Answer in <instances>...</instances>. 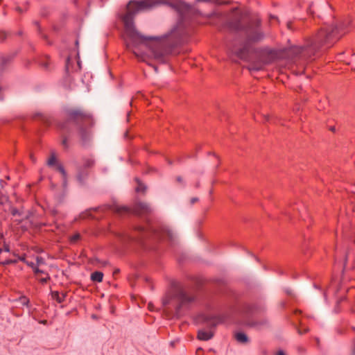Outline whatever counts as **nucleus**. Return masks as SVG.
<instances>
[{
	"label": "nucleus",
	"mask_w": 355,
	"mask_h": 355,
	"mask_svg": "<svg viewBox=\"0 0 355 355\" xmlns=\"http://www.w3.org/2000/svg\"><path fill=\"white\" fill-rule=\"evenodd\" d=\"M15 256L17 257L16 259H6L5 261H3L1 262V265L3 266H6V265H9V264H15L16 263H17L18 261H19V257H21L20 255H17V254H15Z\"/></svg>",
	"instance_id": "obj_18"
},
{
	"label": "nucleus",
	"mask_w": 355,
	"mask_h": 355,
	"mask_svg": "<svg viewBox=\"0 0 355 355\" xmlns=\"http://www.w3.org/2000/svg\"><path fill=\"white\" fill-rule=\"evenodd\" d=\"M246 311L249 313H253L255 312L260 311L262 308L257 304H248L245 307Z\"/></svg>",
	"instance_id": "obj_14"
},
{
	"label": "nucleus",
	"mask_w": 355,
	"mask_h": 355,
	"mask_svg": "<svg viewBox=\"0 0 355 355\" xmlns=\"http://www.w3.org/2000/svg\"><path fill=\"white\" fill-rule=\"evenodd\" d=\"M88 215H89V214H87H87H83V215H82V216H81V217H82L83 218H86Z\"/></svg>",
	"instance_id": "obj_33"
},
{
	"label": "nucleus",
	"mask_w": 355,
	"mask_h": 355,
	"mask_svg": "<svg viewBox=\"0 0 355 355\" xmlns=\"http://www.w3.org/2000/svg\"><path fill=\"white\" fill-rule=\"evenodd\" d=\"M195 301V297L189 295L182 286L173 284L172 290L162 300L163 306L169 309L171 305L175 309V315L180 317Z\"/></svg>",
	"instance_id": "obj_4"
},
{
	"label": "nucleus",
	"mask_w": 355,
	"mask_h": 355,
	"mask_svg": "<svg viewBox=\"0 0 355 355\" xmlns=\"http://www.w3.org/2000/svg\"><path fill=\"white\" fill-rule=\"evenodd\" d=\"M198 200V198H193L191 199V202L192 203H194L195 202H196Z\"/></svg>",
	"instance_id": "obj_32"
},
{
	"label": "nucleus",
	"mask_w": 355,
	"mask_h": 355,
	"mask_svg": "<svg viewBox=\"0 0 355 355\" xmlns=\"http://www.w3.org/2000/svg\"><path fill=\"white\" fill-rule=\"evenodd\" d=\"M235 338L239 343H246L248 341V338L243 332H238L235 334Z\"/></svg>",
	"instance_id": "obj_13"
},
{
	"label": "nucleus",
	"mask_w": 355,
	"mask_h": 355,
	"mask_svg": "<svg viewBox=\"0 0 355 355\" xmlns=\"http://www.w3.org/2000/svg\"><path fill=\"white\" fill-rule=\"evenodd\" d=\"M227 319L228 315L226 313L215 314L210 311H206L199 313L196 318V322L214 328L219 324L225 322Z\"/></svg>",
	"instance_id": "obj_7"
},
{
	"label": "nucleus",
	"mask_w": 355,
	"mask_h": 355,
	"mask_svg": "<svg viewBox=\"0 0 355 355\" xmlns=\"http://www.w3.org/2000/svg\"><path fill=\"white\" fill-rule=\"evenodd\" d=\"M153 68H154V69H155V71H157V67L153 66Z\"/></svg>",
	"instance_id": "obj_38"
},
{
	"label": "nucleus",
	"mask_w": 355,
	"mask_h": 355,
	"mask_svg": "<svg viewBox=\"0 0 355 355\" xmlns=\"http://www.w3.org/2000/svg\"><path fill=\"white\" fill-rule=\"evenodd\" d=\"M17 301L19 302L21 305L25 306L28 309L30 308V300L26 296H20L18 298Z\"/></svg>",
	"instance_id": "obj_16"
},
{
	"label": "nucleus",
	"mask_w": 355,
	"mask_h": 355,
	"mask_svg": "<svg viewBox=\"0 0 355 355\" xmlns=\"http://www.w3.org/2000/svg\"><path fill=\"white\" fill-rule=\"evenodd\" d=\"M87 176H88V173L85 169H84L83 168H80L78 169V174H77V180L78 181V182L80 184H85Z\"/></svg>",
	"instance_id": "obj_10"
},
{
	"label": "nucleus",
	"mask_w": 355,
	"mask_h": 355,
	"mask_svg": "<svg viewBox=\"0 0 355 355\" xmlns=\"http://www.w3.org/2000/svg\"><path fill=\"white\" fill-rule=\"evenodd\" d=\"M44 67L46 68L47 67V64H44Z\"/></svg>",
	"instance_id": "obj_42"
},
{
	"label": "nucleus",
	"mask_w": 355,
	"mask_h": 355,
	"mask_svg": "<svg viewBox=\"0 0 355 355\" xmlns=\"http://www.w3.org/2000/svg\"><path fill=\"white\" fill-rule=\"evenodd\" d=\"M349 22L342 21L335 26L322 27L313 39L309 40L303 46H293L286 50L288 58L293 62H304L311 58L322 46L330 47L348 31Z\"/></svg>",
	"instance_id": "obj_2"
},
{
	"label": "nucleus",
	"mask_w": 355,
	"mask_h": 355,
	"mask_svg": "<svg viewBox=\"0 0 355 355\" xmlns=\"http://www.w3.org/2000/svg\"><path fill=\"white\" fill-rule=\"evenodd\" d=\"M103 278V273L100 271H95L91 274L90 279L92 282H101Z\"/></svg>",
	"instance_id": "obj_11"
},
{
	"label": "nucleus",
	"mask_w": 355,
	"mask_h": 355,
	"mask_svg": "<svg viewBox=\"0 0 355 355\" xmlns=\"http://www.w3.org/2000/svg\"><path fill=\"white\" fill-rule=\"evenodd\" d=\"M19 261L24 262L26 263L28 266L31 267V268H33L34 266H35V263L33 261H28L26 259V255L23 254L21 257H19Z\"/></svg>",
	"instance_id": "obj_19"
},
{
	"label": "nucleus",
	"mask_w": 355,
	"mask_h": 355,
	"mask_svg": "<svg viewBox=\"0 0 355 355\" xmlns=\"http://www.w3.org/2000/svg\"><path fill=\"white\" fill-rule=\"evenodd\" d=\"M324 298L326 299V297H327V295H326V293H324Z\"/></svg>",
	"instance_id": "obj_41"
},
{
	"label": "nucleus",
	"mask_w": 355,
	"mask_h": 355,
	"mask_svg": "<svg viewBox=\"0 0 355 355\" xmlns=\"http://www.w3.org/2000/svg\"><path fill=\"white\" fill-rule=\"evenodd\" d=\"M349 258V252H348L347 254H346V256H345V263H344V267H343V270H346L347 268V259Z\"/></svg>",
	"instance_id": "obj_26"
},
{
	"label": "nucleus",
	"mask_w": 355,
	"mask_h": 355,
	"mask_svg": "<svg viewBox=\"0 0 355 355\" xmlns=\"http://www.w3.org/2000/svg\"><path fill=\"white\" fill-rule=\"evenodd\" d=\"M177 180H178V182H181V181H182V178H181L180 177H178V178H177Z\"/></svg>",
	"instance_id": "obj_36"
},
{
	"label": "nucleus",
	"mask_w": 355,
	"mask_h": 355,
	"mask_svg": "<svg viewBox=\"0 0 355 355\" xmlns=\"http://www.w3.org/2000/svg\"><path fill=\"white\" fill-rule=\"evenodd\" d=\"M214 336V332L211 329L206 330L205 329H200L198 332V338L199 340L207 341Z\"/></svg>",
	"instance_id": "obj_9"
},
{
	"label": "nucleus",
	"mask_w": 355,
	"mask_h": 355,
	"mask_svg": "<svg viewBox=\"0 0 355 355\" xmlns=\"http://www.w3.org/2000/svg\"><path fill=\"white\" fill-rule=\"evenodd\" d=\"M81 238V236L79 233H76L71 236H70V242L71 243H76Z\"/></svg>",
	"instance_id": "obj_20"
},
{
	"label": "nucleus",
	"mask_w": 355,
	"mask_h": 355,
	"mask_svg": "<svg viewBox=\"0 0 355 355\" xmlns=\"http://www.w3.org/2000/svg\"><path fill=\"white\" fill-rule=\"evenodd\" d=\"M62 145L63 146V147L64 148H68L69 145L67 144V139L66 137L63 138V139L62 141Z\"/></svg>",
	"instance_id": "obj_25"
},
{
	"label": "nucleus",
	"mask_w": 355,
	"mask_h": 355,
	"mask_svg": "<svg viewBox=\"0 0 355 355\" xmlns=\"http://www.w3.org/2000/svg\"><path fill=\"white\" fill-rule=\"evenodd\" d=\"M231 28L238 33V37L229 46L230 51L239 59L248 61L253 51L252 43L259 42L263 38L259 20L252 21L243 25L240 21L231 24Z\"/></svg>",
	"instance_id": "obj_3"
},
{
	"label": "nucleus",
	"mask_w": 355,
	"mask_h": 355,
	"mask_svg": "<svg viewBox=\"0 0 355 355\" xmlns=\"http://www.w3.org/2000/svg\"><path fill=\"white\" fill-rule=\"evenodd\" d=\"M3 250L1 248H0V254L2 252ZM1 261H0V264H1Z\"/></svg>",
	"instance_id": "obj_37"
},
{
	"label": "nucleus",
	"mask_w": 355,
	"mask_h": 355,
	"mask_svg": "<svg viewBox=\"0 0 355 355\" xmlns=\"http://www.w3.org/2000/svg\"><path fill=\"white\" fill-rule=\"evenodd\" d=\"M55 162H56L55 157L54 154H52V155L48 159L47 164L49 166H52L55 164Z\"/></svg>",
	"instance_id": "obj_24"
},
{
	"label": "nucleus",
	"mask_w": 355,
	"mask_h": 355,
	"mask_svg": "<svg viewBox=\"0 0 355 355\" xmlns=\"http://www.w3.org/2000/svg\"><path fill=\"white\" fill-rule=\"evenodd\" d=\"M37 279L39 280V282L41 284H44L50 279V276H49V273H46L44 277H41V278L38 277Z\"/></svg>",
	"instance_id": "obj_23"
},
{
	"label": "nucleus",
	"mask_w": 355,
	"mask_h": 355,
	"mask_svg": "<svg viewBox=\"0 0 355 355\" xmlns=\"http://www.w3.org/2000/svg\"><path fill=\"white\" fill-rule=\"evenodd\" d=\"M69 62V58H67V69H68Z\"/></svg>",
	"instance_id": "obj_35"
},
{
	"label": "nucleus",
	"mask_w": 355,
	"mask_h": 355,
	"mask_svg": "<svg viewBox=\"0 0 355 355\" xmlns=\"http://www.w3.org/2000/svg\"><path fill=\"white\" fill-rule=\"evenodd\" d=\"M277 355H285L283 351H279L277 354Z\"/></svg>",
	"instance_id": "obj_31"
},
{
	"label": "nucleus",
	"mask_w": 355,
	"mask_h": 355,
	"mask_svg": "<svg viewBox=\"0 0 355 355\" xmlns=\"http://www.w3.org/2000/svg\"><path fill=\"white\" fill-rule=\"evenodd\" d=\"M264 119L266 121H268L270 120V116L269 115H264Z\"/></svg>",
	"instance_id": "obj_30"
},
{
	"label": "nucleus",
	"mask_w": 355,
	"mask_h": 355,
	"mask_svg": "<svg viewBox=\"0 0 355 355\" xmlns=\"http://www.w3.org/2000/svg\"><path fill=\"white\" fill-rule=\"evenodd\" d=\"M52 298L56 300L58 303H62L64 302L66 297V293H59L58 291H52L51 292Z\"/></svg>",
	"instance_id": "obj_12"
},
{
	"label": "nucleus",
	"mask_w": 355,
	"mask_h": 355,
	"mask_svg": "<svg viewBox=\"0 0 355 355\" xmlns=\"http://www.w3.org/2000/svg\"><path fill=\"white\" fill-rule=\"evenodd\" d=\"M331 131H335V128L334 127L331 128Z\"/></svg>",
	"instance_id": "obj_39"
},
{
	"label": "nucleus",
	"mask_w": 355,
	"mask_h": 355,
	"mask_svg": "<svg viewBox=\"0 0 355 355\" xmlns=\"http://www.w3.org/2000/svg\"><path fill=\"white\" fill-rule=\"evenodd\" d=\"M125 212H132L137 215H143L150 213L152 211V207L146 202H137L132 209L127 207H123Z\"/></svg>",
	"instance_id": "obj_8"
},
{
	"label": "nucleus",
	"mask_w": 355,
	"mask_h": 355,
	"mask_svg": "<svg viewBox=\"0 0 355 355\" xmlns=\"http://www.w3.org/2000/svg\"><path fill=\"white\" fill-rule=\"evenodd\" d=\"M57 169L62 175L63 185L65 187L67 184V172L61 164L57 165Z\"/></svg>",
	"instance_id": "obj_15"
},
{
	"label": "nucleus",
	"mask_w": 355,
	"mask_h": 355,
	"mask_svg": "<svg viewBox=\"0 0 355 355\" xmlns=\"http://www.w3.org/2000/svg\"><path fill=\"white\" fill-rule=\"evenodd\" d=\"M3 250L5 252H9L10 251V248L8 245H5Z\"/></svg>",
	"instance_id": "obj_29"
},
{
	"label": "nucleus",
	"mask_w": 355,
	"mask_h": 355,
	"mask_svg": "<svg viewBox=\"0 0 355 355\" xmlns=\"http://www.w3.org/2000/svg\"><path fill=\"white\" fill-rule=\"evenodd\" d=\"M40 266H36L33 267V268H32L33 271L34 272V273L35 275H38L40 274V268H39Z\"/></svg>",
	"instance_id": "obj_27"
},
{
	"label": "nucleus",
	"mask_w": 355,
	"mask_h": 355,
	"mask_svg": "<svg viewBox=\"0 0 355 355\" xmlns=\"http://www.w3.org/2000/svg\"><path fill=\"white\" fill-rule=\"evenodd\" d=\"M69 121L60 124V128L63 130L69 129V125H74L78 130L83 141L86 144L90 139L91 133L85 125L92 123L91 116L80 110H71L68 113Z\"/></svg>",
	"instance_id": "obj_5"
},
{
	"label": "nucleus",
	"mask_w": 355,
	"mask_h": 355,
	"mask_svg": "<svg viewBox=\"0 0 355 355\" xmlns=\"http://www.w3.org/2000/svg\"><path fill=\"white\" fill-rule=\"evenodd\" d=\"M262 68V67L260 65V66H254V67H252L250 68L251 70H254V71H259V70H261Z\"/></svg>",
	"instance_id": "obj_28"
},
{
	"label": "nucleus",
	"mask_w": 355,
	"mask_h": 355,
	"mask_svg": "<svg viewBox=\"0 0 355 355\" xmlns=\"http://www.w3.org/2000/svg\"><path fill=\"white\" fill-rule=\"evenodd\" d=\"M94 161L92 157L86 158L84 159L83 168L86 169L92 167L94 165Z\"/></svg>",
	"instance_id": "obj_17"
},
{
	"label": "nucleus",
	"mask_w": 355,
	"mask_h": 355,
	"mask_svg": "<svg viewBox=\"0 0 355 355\" xmlns=\"http://www.w3.org/2000/svg\"><path fill=\"white\" fill-rule=\"evenodd\" d=\"M137 231L142 234L144 238H152L158 241L168 240L171 244L175 243L176 239L175 234L164 224L139 226Z\"/></svg>",
	"instance_id": "obj_6"
},
{
	"label": "nucleus",
	"mask_w": 355,
	"mask_h": 355,
	"mask_svg": "<svg viewBox=\"0 0 355 355\" xmlns=\"http://www.w3.org/2000/svg\"><path fill=\"white\" fill-rule=\"evenodd\" d=\"M47 272H46L45 271L42 270H40V274H44V275H46Z\"/></svg>",
	"instance_id": "obj_34"
},
{
	"label": "nucleus",
	"mask_w": 355,
	"mask_h": 355,
	"mask_svg": "<svg viewBox=\"0 0 355 355\" xmlns=\"http://www.w3.org/2000/svg\"><path fill=\"white\" fill-rule=\"evenodd\" d=\"M198 1H211L217 4L227 3V0H197ZM160 0H132L126 6V12L121 16L124 31L123 39L128 50L136 57L149 65L150 59L159 63H166L168 55L172 54L174 48L188 42L191 29L184 19L191 7L181 0H176L171 6L180 14V19L178 24L168 33L162 36L145 37L135 28L134 17L140 11L150 9L157 4L161 3Z\"/></svg>",
	"instance_id": "obj_1"
},
{
	"label": "nucleus",
	"mask_w": 355,
	"mask_h": 355,
	"mask_svg": "<svg viewBox=\"0 0 355 355\" xmlns=\"http://www.w3.org/2000/svg\"><path fill=\"white\" fill-rule=\"evenodd\" d=\"M35 259H36V262H35L36 266H41L46 263L45 259L42 257L37 256V257H36Z\"/></svg>",
	"instance_id": "obj_22"
},
{
	"label": "nucleus",
	"mask_w": 355,
	"mask_h": 355,
	"mask_svg": "<svg viewBox=\"0 0 355 355\" xmlns=\"http://www.w3.org/2000/svg\"><path fill=\"white\" fill-rule=\"evenodd\" d=\"M128 239H133L131 236L128 237Z\"/></svg>",
	"instance_id": "obj_40"
},
{
	"label": "nucleus",
	"mask_w": 355,
	"mask_h": 355,
	"mask_svg": "<svg viewBox=\"0 0 355 355\" xmlns=\"http://www.w3.org/2000/svg\"><path fill=\"white\" fill-rule=\"evenodd\" d=\"M136 182H137V186L136 187V191L137 192H141L144 191L146 189V187L142 184L138 179L136 178Z\"/></svg>",
	"instance_id": "obj_21"
}]
</instances>
